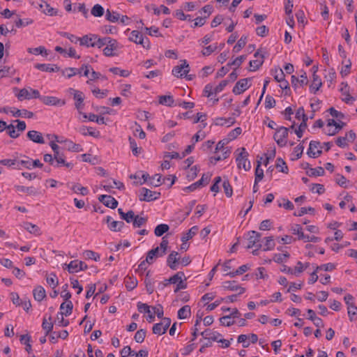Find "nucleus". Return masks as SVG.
Instances as JSON below:
<instances>
[{
	"instance_id": "nucleus-28",
	"label": "nucleus",
	"mask_w": 357,
	"mask_h": 357,
	"mask_svg": "<svg viewBox=\"0 0 357 357\" xmlns=\"http://www.w3.org/2000/svg\"><path fill=\"white\" fill-rule=\"evenodd\" d=\"M15 188L17 191L22 192H25L29 195L35 196V195H37L39 194L38 190L33 186L26 187V186H23V185H17V186H15Z\"/></svg>"
},
{
	"instance_id": "nucleus-48",
	"label": "nucleus",
	"mask_w": 357,
	"mask_h": 357,
	"mask_svg": "<svg viewBox=\"0 0 357 357\" xmlns=\"http://www.w3.org/2000/svg\"><path fill=\"white\" fill-rule=\"evenodd\" d=\"M247 43V37L242 36L235 45L233 48V51L236 53L238 52L242 48H243Z\"/></svg>"
},
{
	"instance_id": "nucleus-38",
	"label": "nucleus",
	"mask_w": 357,
	"mask_h": 357,
	"mask_svg": "<svg viewBox=\"0 0 357 357\" xmlns=\"http://www.w3.org/2000/svg\"><path fill=\"white\" fill-rule=\"evenodd\" d=\"M262 160V158L261 157L259 160H257V165L255 169V179L257 182L261 181L264 178V170L260 167Z\"/></svg>"
},
{
	"instance_id": "nucleus-26",
	"label": "nucleus",
	"mask_w": 357,
	"mask_h": 357,
	"mask_svg": "<svg viewBox=\"0 0 357 357\" xmlns=\"http://www.w3.org/2000/svg\"><path fill=\"white\" fill-rule=\"evenodd\" d=\"M158 102L160 105L167 107H172L174 105V100L173 96L171 95L160 96L158 97Z\"/></svg>"
},
{
	"instance_id": "nucleus-64",
	"label": "nucleus",
	"mask_w": 357,
	"mask_h": 357,
	"mask_svg": "<svg viewBox=\"0 0 357 357\" xmlns=\"http://www.w3.org/2000/svg\"><path fill=\"white\" fill-rule=\"evenodd\" d=\"M153 333L157 335H162L166 333V329L160 323H158L153 325Z\"/></svg>"
},
{
	"instance_id": "nucleus-45",
	"label": "nucleus",
	"mask_w": 357,
	"mask_h": 357,
	"mask_svg": "<svg viewBox=\"0 0 357 357\" xmlns=\"http://www.w3.org/2000/svg\"><path fill=\"white\" fill-rule=\"evenodd\" d=\"M47 283L54 289L59 284L58 278L56 274L50 273L46 277Z\"/></svg>"
},
{
	"instance_id": "nucleus-17",
	"label": "nucleus",
	"mask_w": 357,
	"mask_h": 357,
	"mask_svg": "<svg viewBox=\"0 0 357 357\" xmlns=\"http://www.w3.org/2000/svg\"><path fill=\"white\" fill-rule=\"evenodd\" d=\"M178 253L176 251H172L168 256L167 264L172 270H176L179 258L177 257Z\"/></svg>"
},
{
	"instance_id": "nucleus-7",
	"label": "nucleus",
	"mask_w": 357,
	"mask_h": 357,
	"mask_svg": "<svg viewBox=\"0 0 357 357\" xmlns=\"http://www.w3.org/2000/svg\"><path fill=\"white\" fill-rule=\"evenodd\" d=\"M182 64L174 66L172 69V75L177 77H182L187 75L190 71V66L186 60H182Z\"/></svg>"
},
{
	"instance_id": "nucleus-61",
	"label": "nucleus",
	"mask_w": 357,
	"mask_h": 357,
	"mask_svg": "<svg viewBox=\"0 0 357 357\" xmlns=\"http://www.w3.org/2000/svg\"><path fill=\"white\" fill-rule=\"evenodd\" d=\"M347 310L349 320L353 321L356 319V318H354V316L357 315V307L354 305V303H351V305L347 307Z\"/></svg>"
},
{
	"instance_id": "nucleus-43",
	"label": "nucleus",
	"mask_w": 357,
	"mask_h": 357,
	"mask_svg": "<svg viewBox=\"0 0 357 357\" xmlns=\"http://www.w3.org/2000/svg\"><path fill=\"white\" fill-rule=\"evenodd\" d=\"M7 130L8 135L13 139L17 138L20 136V133L16 130V127L13 124H6V128Z\"/></svg>"
},
{
	"instance_id": "nucleus-23",
	"label": "nucleus",
	"mask_w": 357,
	"mask_h": 357,
	"mask_svg": "<svg viewBox=\"0 0 357 357\" xmlns=\"http://www.w3.org/2000/svg\"><path fill=\"white\" fill-rule=\"evenodd\" d=\"M312 77L313 80L312 84L310 86V89L312 93H316V92L322 86V82L320 77L317 74L313 73Z\"/></svg>"
},
{
	"instance_id": "nucleus-10",
	"label": "nucleus",
	"mask_w": 357,
	"mask_h": 357,
	"mask_svg": "<svg viewBox=\"0 0 357 357\" xmlns=\"http://www.w3.org/2000/svg\"><path fill=\"white\" fill-rule=\"evenodd\" d=\"M98 200L105 206L114 209L118 206V202L111 195H102L98 197Z\"/></svg>"
},
{
	"instance_id": "nucleus-15",
	"label": "nucleus",
	"mask_w": 357,
	"mask_h": 357,
	"mask_svg": "<svg viewBox=\"0 0 357 357\" xmlns=\"http://www.w3.org/2000/svg\"><path fill=\"white\" fill-rule=\"evenodd\" d=\"M241 315V314L238 310L237 308H234L230 314L221 317L220 319V322L222 326H230L234 324V321H232V322H225V320L231 319V318H238Z\"/></svg>"
},
{
	"instance_id": "nucleus-18",
	"label": "nucleus",
	"mask_w": 357,
	"mask_h": 357,
	"mask_svg": "<svg viewBox=\"0 0 357 357\" xmlns=\"http://www.w3.org/2000/svg\"><path fill=\"white\" fill-rule=\"evenodd\" d=\"M201 335L204 338L208 340V341H216L220 337L222 336L220 333L217 331H212L209 329H206L204 331L201 333Z\"/></svg>"
},
{
	"instance_id": "nucleus-31",
	"label": "nucleus",
	"mask_w": 357,
	"mask_h": 357,
	"mask_svg": "<svg viewBox=\"0 0 357 357\" xmlns=\"http://www.w3.org/2000/svg\"><path fill=\"white\" fill-rule=\"evenodd\" d=\"M21 166L26 169H32L31 159H30L27 156H24V159L17 160V167H15L14 168L17 169H22Z\"/></svg>"
},
{
	"instance_id": "nucleus-21",
	"label": "nucleus",
	"mask_w": 357,
	"mask_h": 357,
	"mask_svg": "<svg viewBox=\"0 0 357 357\" xmlns=\"http://www.w3.org/2000/svg\"><path fill=\"white\" fill-rule=\"evenodd\" d=\"M10 112L13 114V116L15 117H24L31 119L33 116V113L32 112H29L26 109H18L15 108H13L10 110Z\"/></svg>"
},
{
	"instance_id": "nucleus-36",
	"label": "nucleus",
	"mask_w": 357,
	"mask_h": 357,
	"mask_svg": "<svg viewBox=\"0 0 357 357\" xmlns=\"http://www.w3.org/2000/svg\"><path fill=\"white\" fill-rule=\"evenodd\" d=\"M126 287L128 291L134 289L137 285V280L134 277H126L125 279Z\"/></svg>"
},
{
	"instance_id": "nucleus-41",
	"label": "nucleus",
	"mask_w": 357,
	"mask_h": 357,
	"mask_svg": "<svg viewBox=\"0 0 357 357\" xmlns=\"http://www.w3.org/2000/svg\"><path fill=\"white\" fill-rule=\"evenodd\" d=\"M105 18L111 22H116L120 19V15L116 12L112 13L109 9H107L105 14Z\"/></svg>"
},
{
	"instance_id": "nucleus-55",
	"label": "nucleus",
	"mask_w": 357,
	"mask_h": 357,
	"mask_svg": "<svg viewBox=\"0 0 357 357\" xmlns=\"http://www.w3.org/2000/svg\"><path fill=\"white\" fill-rule=\"evenodd\" d=\"M266 240L264 248L263 249L264 251L271 250L274 248L275 244L274 243L273 237L268 236L264 238Z\"/></svg>"
},
{
	"instance_id": "nucleus-9",
	"label": "nucleus",
	"mask_w": 357,
	"mask_h": 357,
	"mask_svg": "<svg viewBox=\"0 0 357 357\" xmlns=\"http://www.w3.org/2000/svg\"><path fill=\"white\" fill-rule=\"evenodd\" d=\"M40 101L47 105L63 106L66 105L65 100L54 96H42Z\"/></svg>"
},
{
	"instance_id": "nucleus-22",
	"label": "nucleus",
	"mask_w": 357,
	"mask_h": 357,
	"mask_svg": "<svg viewBox=\"0 0 357 357\" xmlns=\"http://www.w3.org/2000/svg\"><path fill=\"white\" fill-rule=\"evenodd\" d=\"M73 98L75 101V108L77 110H81L84 107V93L79 91V92L76 93L75 95L73 96Z\"/></svg>"
},
{
	"instance_id": "nucleus-3",
	"label": "nucleus",
	"mask_w": 357,
	"mask_h": 357,
	"mask_svg": "<svg viewBox=\"0 0 357 357\" xmlns=\"http://www.w3.org/2000/svg\"><path fill=\"white\" fill-rule=\"evenodd\" d=\"M289 129L284 126H280L273 135V139L279 146L283 147L287 144V138L288 137Z\"/></svg>"
},
{
	"instance_id": "nucleus-46",
	"label": "nucleus",
	"mask_w": 357,
	"mask_h": 357,
	"mask_svg": "<svg viewBox=\"0 0 357 357\" xmlns=\"http://www.w3.org/2000/svg\"><path fill=\"white\" fill-rule=\"evenodd\" d=\"M264 55H261V60H258V59H256V60H252L250 61L249 64H250V71H255L257 70V69L259 68V67L263 64L264 63Z\"/></svg>"
},
{
	"instance_id": "nucleus-63",
	"label": "nucleus",
	"mask_w": 357,
	"mask_h": 357,
	"mask_svg": "<svg viewBox=\"0 0 357 357\" xmlns=\"http://www.w3.org/2000/svg\"><path fill=\"white\" fill-rule=\"evenodd\" d=\"M142 37L143 36L139 31L134 30L130 33L129 39L136 44H138L139 40H140V38H142Z\"/></svg>"
},
{
	"instance_id": "nucleus-2",
	"label": "nucleus",
	"mask_w": 357,
	"mask_h": 357,
	"mask_svg": "<svg viewBox=\"0 0 357 357\" xmlns=\"http://www.w3.org/2000/svg\"><path fill=\"white\" fill-rule=\"evenodd\" d=\"M261 237V234L256 231H248L247 234L248 244L246 246V248L250 249L252 248H258V249H261L262 247V245L260 243Z\"/></svg>"
},
{
	"instance_id": "nucleus-62",
	"label": "nucleus",
	"mask_w": 357,
	"mask_h": 357,
	"mask_svg": "<svg viewBox=\"0 0 357 357\" xmlns=\"http://www.w3.org/2000/svg\"><path fill=\"white\" fill-rule=\"evenodd\" d=\"M129 142H130V149H132V153L135 155H138L141 153L142 149L141 148L139 149L137 147L135 140L133 139L130 137H129Z\"/></svg>"
},
{
	"instance_id": "nucleus-42",
	"label": "nucleus",
	"mask_w": 357,
	"mask_h": 357,
	"mask_svg": "<svg viewBox=\"0 0 357 357\" xmlns=\"http://www.w3.org/2000/svg\"><path fill=\"white\" fill-rule=\"evenodd\" d=\"M291 230L293 234L298 236V240H302L305 234L303 231V228L300 225H298V224L294 225L291 227Z\"/></svg>"
},
{
	"instance_id": "nucleus-24",
	"label": "nucleus",
	"mask_w": 357,
	"mask_h": 357,
	"mask_svg": "<svg viewBox=\"0 0 357 357\" xmlns=\"http://www.w3.org/2000/svg\"><path fill=\"white\" fill-rule=\"evenodd\" d=\"M73 308V305L71 301H68L62 303L60 306L61 312L68 317L71 314Z\"/></svg>"
},
{
	"instance_id": "nucleus-40",
	"label": "nucleus",
	"mask_w": 357,
	"mask_h": 357,
	"mask_svg": "<svg viewBox=\"0 0 357 357\" xmlns=\"http://www.w3.org/2000/svg\"><path fill=\"white\" fill-rule=\"evenodd\" d=\"M169 227L166 224H160L156 226L154 234L157 236H162L165 232L168 231Z\"/></svg>"
},
{
	"instance_id": "nucleus-33",
	"label": "nucleus",
	"mask_w": 357,
	"mask_h": 357,
	"mask_svg": "<svg viewBox=\"0 0 357 357\" xmlns=\"http://www.w3.org/2000/svg\"><path fill=\"white\" fill-rule=\"evenodd\" d=\"M23 226L24 228L29 233L33 234L36 236L40 235V229L37 225L30 222H24Z\"/></svg>"
},
{
	"instance_id": "nucleus-44",
	"label": "nucleus",
	"mask_w": 357,
	"mask_h": 357,
	"mask_svg": "<svg viewBox=\"0 0 357 357\" xmlns=\"http://www.w3.org/2000/svg\"><path fill=\"white\" fill-rule=\"evenodd\" d=\"M147 222V218L144 217H140L138 215H135V218L132 221V226L135 228H138L144 225Z\"/></svg>"
},
{
	"instance_id": "nucleus-8",
	"label": "nucleus",
	"mask_w": 357,
	"mask_h": 357,
	"mask_svg": "<svg viewBox=\"0 0 357 357\" xmlns=\"http://www.w3.org/2000/svg\"><path fill=\"white\" fill-rule=\"evenodd\" d=\"M250 80V78H244L238 81L233 88V93H235L236 95H239L243 93L250 86V85L248 84V82Z\"/></svg>"
},
{
	"instance_id": "nucleus-13",
	"label": "nucleus",
	"mask_w": 357,
	"mask_h": 357,
	"mask_svg": "<svg viewBox=\"0 0 357 357\" xmlns=\"http://www.w3.org/2000/svg\"><path fill=\"white\" fill-rule=\"evenodd\" d=\"M119 47L118 43L115 39L110 38L107 41L106 47L103 49V53L106 56H112L114 55V51Z\"/></svg>"
},
{
	"instance_id": "nucleus-19",
	"label": "nucleus",
	"mask_w": 357,
	"mask_h": 357,
	"mask_svg": "<svg viewBox=\"0 0 357 357\" xmlns=\"http://www.w3.org/2000/svg\"><path fill=\"white\" fill-rule=\"evenodd\" d=\"M35 68L43 72H58L60 68L55 64L36 63Z\"/></svg>"
},
{
	"instance_id": "nucleus-30",
	"label": "nucleus",
	"mask_w": 357,
	"mask_h": 357,
	"mask_svg": "<svg viewBox=\"0 0 357 357\" xmlns=\"http://www.w3.org/2000/svg\"><path fill=\"white\" fill-rule=\"evenodd\" d=\"M198 230V226H193L187 232L183 234L181 241L184 243L191 239L197 233Z\"/></svg>"
},
{
	"instance_id": "nucleus-4",
	"label": "nucleus",
	"mask_w": 357,
	"mask_h": 357,
	"mask_svg": "<svg viewBox=\"0 0 357 357\" xmlns=\"http://www.w3.org/2000/svg\"><path fill=\"white\" fill-rule=\"evenodd\" d=\"M160 196V192L151 191L146 188H142L140 190L139 199L140 201L151 202L158 199Z\"/></svg>"
},
{
	"instance_id": "nucleus-14",
	"label": "nucleus",
	"mask_w": 357,
	"mask_h": 357,
	"mask_svg": "<svg viewBox=\"0 0 357 357\" xmlns=\"http://www.w3.org/2000/svg\"><path fill=\"white\" fill-rule=\"evenodd\" d=\"M222 287L225 290H239L238 295H241L245 291V289L244 287L237 285L236 282L235 280L223 282Z\"/></svg>"
},
{
	"instance_id": "nucleus-60",
	"label": "nucleus",
	"mask_w": 357,
	"mask_h": 357,
	"mask_svg": "<svg viewBox=\"0 0 357 357\" xmlns=\"http://www.w3.org/2000/svg\"><path fill=\"white\" fill-rule=\"evenodd\" d=\"M84 256L86 259H93L96 261L100 259V255L92 250H86L84 252Z\"/></svg>"
},
{
	"instance_id": "nucleus-6",
	"label": "nucleus",
	"mask_w": 357,
	"mask_h": 357,
	"mask_svg": "<svg viewBox=\"0 0 357 357\" xmlns=\"http://www.w3.org/2000/svg\"><path fill=\"white\" fill-rule=\"evenodd\" d=\"M70 273H77L79 271H84L87 269V265L82 261L73 260L68 264H64Z\"/></svg>"
},
{
	"instance_id": "nucleus-51",
	"label": "nucleus",
	"mask_w": 357,
	"mask_h": 357,
	"mask_svg": "<svg viewBox=\"0 0 357 357\" xmlns=\"http://www.w3.org/2000/svg\"><path fill=\"white\" fill-rule=\"evenodd\" d=\"M33 23V20L29 18L21 19L17 18L15 20V24L17 27H24Z\"/></svg>"
},
{
	"instance_id": "nucleus-34",
	"label": "nucleus",
	"mask_w": 357,
	"mask_h": 357,
	"mask_svg": "<svg viewBox=\"0 0 357 357\" xmlns=\"http://www.w3.org/2000/svg\"><path fill=\"white\" fill-rule=\"evenodd\" d=\"M49 320L50 322H48L47 319L44 317L42 323V328L44 331H45V335H49L52 332L54 326L53 323L51 321V316L49 317Z\"/></svg>"
},
{
	"instance_id": "nucleus-12",
	"label": "nucleus",
	"mask_w": 357,
	"mask_h": 357,
	"mask_svg": "<svg viewBox=\"0 0 357 357\" xmlns=\"http://www.w3.org/2000/svg\"><path fill=\"white\" fill-rule=\"evenodd\" d=\"M319 146L320 142L319 141H311L310 142L309 149L307 151L308 156L312 158H318L322 153V151L321 149H317V151H314V150L318 149Z\"/></svg>"
},
{
	"instance_id": "nucleus-39",
	"label": "nucleus",
	"mask_w": 357,
	"mask_h": 357,
	"mask_svg": "<svg viewBox=\"0 0 357 357\" xmlns=\"http://www.w3.org/2000/svg\"><path fill=\"white\" fill-rule=\"evenodd\" d=\"M125 226L123 221H112L108 225L109 229L112 231H119Z\"/></svg>"
},
{
	"instance_id": "nucleus-57",
	"label": "nucleus",
	"mask_w": 357,
	"mask_h": 357,
	"mask_svg": "<svg viewBox=\"0 0 357 357\" xmlns=\"http://www.w3.org/2000/svg\"><path fill=\"white\" fill-rule=\"evenodd\" d=\"M146 331L144 329H140L135 333L134 339L137 343L144 342L146 337Z\"/></svg>"
},
{
	"instance_id": "nucleus-27",
	"label": "nucleus",
	"mask_w": 357,
	"mask_h": 357,
	"mask_svg": "<svg viewBox=\"0 0 357 357\" xmlns=\"http://www.w3.org/2000/svg\"><path fill=\"white\" fill-rule=\"evenodd\" d=\"M79 132L84 135H89L94 137H98L100 136V132L96 130V129L92 127H86L83 126L79 128Z\"/></svg>"
},
{
	"instance_id": "nucleus-37",
	"label": "nucleus",
	"mask_w": 357,
	"mask_h": 357,
	"mask_svg": "<svg viewBox=\"0 0 357 357\" xmlns=\"http://www.w3.org/2000/svg\"><path fill=\"white\" fill-rule=\"evenodd\" d=\"M53 166L54 167H66L67 168H73V164L66 161V157L54 160Z\"/></svg>"
},
{
	"instance_id": "nucleus-49",
	"label": "nucleus",
	"mask_w": 357,
	"mask_h": 357,
	"mask_svg": "<svg viewBox=\"0 0 357 357\" xmlns=\"http://www.w3.org/2000/svg\"><path fill=\"white\" fill-rule=\"evenodd\" d=\"M17 97L20 100H22L24 99L30 100L32 98L31 92H29V90L26 88L20 90L19 93L17 95Z\"/></svg>"
},
{
	"instance_id": "nucleus-59",
	"label": "nucleus",
	"mask_w": 357,
	"mask_h": 357,
	"mask_svg": "<svg viewBox=\"0 0 357 357\" xmlns=\"http://www.w3.org/2000/svg\"><path fill=\"white\" fill-rule=\"evenodd\" d=\"M222 187L224 188V191H225L226 196L227 197H231L232 194H233V190H232L231 185H230V183L227 179L224 180V181L222 183Z\"/></svg>"
},
{
	"instance_id": "nucleus-16",
	"label": "nucleus",
	"mask_w": 357,
	"mask_h": 357,
	"mask_svg": "<svg viewBox=\"0 0 357 357\" xmlns=\"http://www.w3.org/2000/svg\"><path fill=\"white\" fill-rule=\"evenodd\" d=\"M26 137L31 141L37 144H45V139L41 132L37 130H30L27 132Z\"/></svg>"
},
{
	"instance_id": "nucleus-52",
	"label": "nucleus",
	"mask_w": 357,
	"mask_h": 357,
	"mask_svg": "<svg viewBox=\"0 0 357 357\" xmlns=\"http://www.w3.org/2000/svg\"><path fill=\"white\" fill-rule=\"evenodd\" d=\"M64 314L62 312H59L56 315V320L55 321L56 324H58L59 326H63L66 327L68 326L69 321L67 319H64L63 318Z\"/></svg>"
},
{
	"instance_id": "nucleus-50",
	"label": "nucleus",
	"mask_w": 357,
	"mask_h": 357,
	"mask_svg": "<svg viewBox=\"0 0 357 357\" xmlns=\"http://www.w3.org/2000/svg\"><path fill=\"white\" fill-rule=\"evenodd\" d=\"M325 173L324 169L321 167L316 168H310V173L307 172V174L310 176H323Z\"/></svg>"
},
{
	"instance_id": "nucleus-53",
	"label": "nucleus",
	"mask_w": 357,
	"mask_h": 357,
	"mask_svg": "<svg viewBox=\"0 0 357 357\" xmlns=\"http://www.w3.org/2000/svg\"><path fill=\"white\" fill-rule=\"evenodd\" d=\"M91 13L95 17H101L104 14V8L100 4H96L92 8Z\"/></svg>"
},
{
	"instance_id": "nucleus-35",
	"label": "nucleus",
	"mask_w": 357,
	"mask_h": 357,
	"mask_svg": "<svg viewBox=\"0 0 357 357\" xmlns=\"http://www.w3.org/2000/svg\"><path fill=\"white\" fill-rule=\"evenodd\" d=\"M159 247H156L147 252L146 262H148L149 264H151L153 262V259L157 257H160L158 255Z\"/></svg>"
},
{
	"instance_id": "nucleus-5",
	"label": "nucleus",
	"mask_w": 357,
	"mask_h": 357,
	"mask_svg": "<svg viewBox=\"0 0 357 357\" xmlns=\"http://www.w3.org/2000/svg\"><path fill=\"white\" fill-rule=\"evenodd\" d=\"M211 174L209 173L204 174L202 178L197 181V182L191 184L189 186H187L183 188V191L185 192H192L199 188L202 185H206L208 183L211 179Z\"/></svg>"
},
{
	"instance_id": "nucleus-54",
	"label": "nucleus",
	"mask_w": 357,
	"mask_h": 357,
	"mask_svg": "<svg viewBox=\"0 0 357 357\" xmlns=\"http://www.w3.org/2000/svg\"><path fill=\"white\" fill-rule=\"evenodd\" d=\"M185 277L184 273L179 271L174 275L172 277L167 280L169 284H177L183 278Z\"/></svg>"
},
{
	"instance_id": "nucleus-25",
	"label": "nucleus",
	"mask_w": 357,
	"mask_h": 357,
	"mask_svg": "<svg viewBox=\"0 0 357 357\" xmlns=\"http://www.w3.org/2000/svg\"><path fill=\"white\" fill-rule=\"evenodd\" d=\"M33 295L34 299L40 302L46 296L45 290L42 286H38L33 289Z\"/></svg>"
},
{
	"instance_id": "nucleus-56",
	"label": "nucleus",
	"mask_w": 357,
	"mask_h": 357,
	"mask_svg": "<svg viewBox=\"0 0 357 357\" xmlns=\"http://www.w3.org/2000/svg\"><path fill=\"white\" fill-rule=\"evenodd\" d=\"M275 166H276L277 169H280V172L285 173V174L288 173V167L287 166L286 162L281 158H278L277 159V162H276Z\"/></svg>"
},
{
	"instance_id": "nucleus-20",
	"label": "nucleus",
	"mask_w": 357,
	"mask_h": 357,
	"mask_svg": "<svg viewBox=\"0 0 357 357\" xmlns=\"http://www.w3.org/2000/svg\"><path fill=\"white\" fill-rule=\"evenodd\" d=\"M96 38V35L95 34H89L85 35L82 38H79V42L80 45H84L86 47H93V43H95V39Z\"/></svg>"
},
{
	"instance_id": "nucleus-29",
	"label": "nucleus",
	"mask_w": 357,
	"mask_h": 357,
	"mask_svg": "<svg viewBox=\"0 0 357 357\" xmlns=\"http://www.w3.org/2000/svg\"><path fill=\"white\" fill-rule=\"evenodd\" d=\"M63 75L66 76L67 78L70 79L72 77L79 75H82V69L80 68H66L62 71Z\"/></svg>"
},
{
	"instance_id": "nucleus-32",
	"label": "nucleus",
	"mask_w": 357,
	"mask_h": 357,
	"mask_svg": "<svg viewBox=\"0 0 357 357\" xmlns=\"http://www.w3.org/2000/svg\"><path fill=\"white\" fill-rule=\"evenodd\" d=\"M191 314L190 307L189 305H184L178 311V318L180 319H185L189 317Z\"/></svg>"
},
{
	"instance_id": "nucleus-47",
	"label": "nucleus",
	"mask_w": 357,
	"mask_h": 357,
	"mask_svg": "<svg viewBox=\"0 0 357 357\" xmlns=\"http://www.w3.org/2000/svg\"><path fill=\"white\" fill-rule=\"evenodd\" d=\"M110 37H104V38H98L96 35V38L95 39V43H93V47H97L100 48L104 45H107V41L109 40Z\"/></svg>"
},
{
	"instance_id": "nucleus-11",
	"label": "nucleus",
	"mask_w": 357,
	"mask_h": 357,
	"mask_svg": "<svg viewBox=\"0 0 357 357\" xmlns=\"http://www.w3.org/2000/svg\"><path fill=\"white\" fill-rule=\"evenodd\" d=\"M36 4L42 9V11L50 16L58 15V10L51 7L47 2L42 0H37Z\"/></svg>"
},
{
	"instance_id": "nucleus-1",
	"label": "nucleus",
	"mask_w": 357,
	"mask_h": 357,
	"mask_svg": "<svg viewBox=\"0 0 357 357\" xmlns=\"http://www.w3.org/2000/svg\"><path fill=\"white\" fill-rule=\"evenodd\" d=\"M241 152L236 158L237 167L239 169L243 168L245 171H248L251 168L250 162L248 160V153L245 148L239 149Z\"/></svg>"
},
{
	"instance_id": "nucleus-58",
	"label": "nucleus",
	"mask_w": 357,
	"mask_h": 357,
	"mask_svg": "<svg viewBox=\"0 0 357 357\" xmlns=\"http://www.w3.org/2000/svg\"><path fill=\"white\" fill-rule=\"evenodd\" d=\"M271 72L276 82H280L284 77V74L281 68H275Z\"/></svg>"
}]
</instances>
